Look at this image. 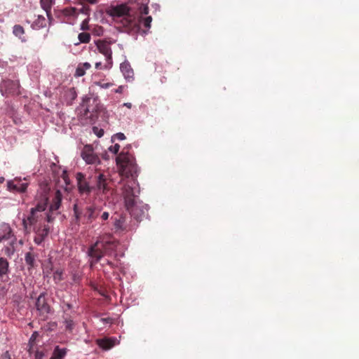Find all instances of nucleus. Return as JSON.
I'll list each match as a JSON object with an SVG mask.
<instances>
[{"label": "nucleus", "instance_id": "4c0bfd02", "mask_svg": "<svg viewBox=\"0 0 359 359\" xmlns=\"http://www.w3.org/2000/svg\"><path fill=\"white\" fill-rule=\"evenodd\" d=\"M88 19H85L81 25V29L82 30H88L89 29V25H88Z\"/></svg>", "mask_w": 359, "mask_h": 359}, {"label": "nucleus", "instance_id": "f8f14e48", "mask_svg": "<svg viewBox=\"0 0 359 359\" xmlns=\"http://www.w3.org/2000/svg\"><path fill=\"white\" fill-rule=\"evenodd\" d=\"M90 100L91 99L90 97L84 99L79 110L81 118L89 120L91 123L96 119L97 114L96 111H95L94 109H90L88 105V102H90Z\"/></svg>", "mask_w": 359, "mask_h": 359}, {"label": "nucleus", "instance_id": "79ce46f5", "mask_svg": "<svg viewBox=\"0 0 359 359\" xmlns=\"http://www.w3.org/2000/svg\"><path fill=\"white\" fill-rule=\"evenodd\" d=\"M0 359H11V357L8 351H6L1 355Z\"/></svg>", "mask_w": 359, "mask_h": 359}, {"label": "nucleus", "instance_id": "473e14b6", "mask_svg": "<svg viewBox=\"0 0 359 359\" xmlns=\"http://www.w3.org/2000/svg\"><path fill=\"white\" fill-rule=\"evenodd\" d=\"M101 206L93 204V218L94 222L100 218Z\"/></svg>", "mask_w": 359, "mask_h": 359}, {"label": "nucleus", "instance_id": "7ed1b4c3", "mask_svg": "<svg viewBox=\"0 0 359 359\" xmlns=\"http://www.w3.org/2000/svg\"><path fill=\"white\" fill-rule=\"evenodd\" d=\"M116 160L122 172L131 176L136 172L137 165L135 159L133 155L129 152L128 149L124 148Z\"/></svg>", "mask_w": 359, "mask_h": 359}, {"label": "nucleus", "instance_id": "dca6fc26", "mask_svg": "<svg viewBox=\"0 0 359 359\" xmlns=\"http://www.w3.org/2000/svg\"><path fill=\"white\" fill-rule=\"evenodd\" d=\"M20 83L18 81L4 80L1 84V91L6 94H18Z\"/></svg>", "mask_w": 359, "mask_h": 359}, {"label": "nucleus", "instance_id": "e433bc0d", "mask_svg": "<svg viewBox=\"0 0 359 359\" xmlns=\"http://www.w3.org/2000/svg\"><path fill=\"white\" fill-rule=\"evenodd\" d=\"M45 353L43 351L37 350L34 355V359H43Z\"/></svg>", "mask_w": 359, "mask_h": 359}, {"label": "nucleus", "instance_id": "cd10ccee", "mask_svg": "<svg viewBox=\"0 0 359 359\" xmlns=\"http://www.w3.org/2000/svg\"><path fill=\"white\" fill-rule=\"evenodd\" d=\"M49 226L47 224L40 225L38 227H35L34 229V231L35 234L41 235L43 237H46L49 233Z\"/></svg>", "mask_w": 359, "mask_h": 359}, {"label": "nucleus", "instance_id": "ddd939ff", "mask_svg": "<svg viewBox=\"0 0 359 359\" xmlns=\"http://www.w3.org/2000/svg\"><path fill=\"white\" fill-rule=\"evenodd\" d=\"M81 157L88 164H100V160L97 155L94 153L91 145H86L82 151Z\"/></svg>", "mask_w": 359, "mask_h": 359}, {"label": "nucleus", "instance_id": "aec40b11", "mask_svg": "<svg viewBox=\"0 0 359 359\" xmlns=\"http://www.w3.org/2000/svg\"><path fill=\"white\" fill-rule=\"evenodd\" d=\"M55 4V0H40L41 8L46 11V15L49 20L52 19L51 8Z\"/></svg>", "mask_w": 359, "mask_h": 359}, {"label": "nucleus", "instance_id": "37998d69", "mask_svg": "<svg viewBox=\"0 0 359 359\" xmlns=\"http://www.w3.org/2000/svg\"><path fill=\"white\" fill-rule=\"evenodd\" d=\"M101 321L104 323H112L113 319L111 318H102Z\"/></svg>", "mask_w": 359, "mask_h": 359}, {"label": "nucleus", "instance_id": "58836bf2", "mask_svg": "<svg viewBox=\"0 0 359 359\" xmlns=\"http://www.w3.org/2000/svg\"><path fill=\"white\" fill-rule=\"evenodd\" d=\"M97 85H98L102 88H108L111 87L113 85V83L97 82Z\"/></svg>", "mask_w": 359, "mask_h": 359}, {"label": "nucleus", "instance_id": "c9c22d12", "mask_svg": "<svg viewBox=\"0 0 359 359\" xmlns=\"http://www.w3.org/2000/svg\"><path fill=\"white\" fill-rule=\"evenodd\" d=\"M120 149V146L118 144H115L114 146H111L109 147V150L114 154H116Z\"/></svg>", "mask_w": 359, "mask_h": 359}, {"label": "nucleus", "instance_id": "393cba45", "mask_svg": "<svg viewBox=\"0 0 359 359\" xmlns=\"http://www.w3.org/2000/svg\"><path fill=\"white\" fill-rule=\"evenodd\" d=\"M91 65L89 62L80 63L75 72V76L80 77L86 74V70L89 69Z\"/></svg>", "mask_w": 359, "mask_h": 359}, {"label": "nucleus", "instance_id": "9d476101", "mask_svg": "<svg viewBox=\"0 0 359 359\" xmlns=\"http://www.w3.org/2000/svg\"><path fill=\"white\" fill-rule=\"evenodd\" d=\"M62 194L60 190H57L55 193V196L52 199V202L50 205L49 212L46 215V219L48 222H51L55 219L53 215L58 214L56 212L60 208L62 203Z\"/></svg>", "mask_w": 359, "mask_h": 359}, {"label": "nucleus", "instance_id": "6ab92c4d", "mask_svg": "<svg viewBox=\"0 0 359 359\" xmlns=\"http://www.w3.org/2000/svg\"><path fill=\"white\" fill-rule=\"evenodd\" d=\"M13 236V231L10 226L7 224H2L0 233V242L7 241Z\"/></svg>", "mask_w": 359, "mask_h": 359}, {"label": "nucleus", "instance_id": "a19ab883", "mask_svg": "<svg viewBox=\"0 0 359 359\" xmlns=\"http://www.w3.org/2000/svg\"><path fill=\"white\" fill-rule=\"evenodd\" d=\"M114 137L116 138H117L118 140H123L126 139V136L123 133H116Z\"/></svg>", "mask_w": 359, "mask_h": 359}, {"label": "nucleus", "instance_id": "09e8293b", "mask_svg": "<svg viewBox=\"0 0 359 359\" xmlns=\"http://www.w3.org/2000/svg\"><path fill=\"white\" fill-rule=\"evenodd\" d=\"M104 134V131L102 130H100V132H99V134L97 135L98 137H101Z\"/></svg>", "mask_w": 359, "mask_h": 359}, {"label": "nucleus", "instance_id": "20e7f679", "mask_svg": "<svg viewBox=\"0 0 359 359\" xmlns=\"http://www.w3.org/2000/svg\"><path fill=\"white\" fill-rule=\"evenodd\" d=\"M73 210L76 224H90L94 222L93 204L81 208L79 203H76L73 206Z\"/></svg>", "mask_w": 359, "mask_h": 359}, {"label": "nucleus", "instance_id": "7c9ffc66", "mask_svg": "<svg viewBox=\"0 0 359 359\" xmlns=\"http://www.w3.org/2000/svg\"><path fill=\"white\" fill-rule=\"evenodd\" d=\"M78 39L80 43H87L90 40V34L88 32H81L79 34Z\"/></svg>", "mask_w": 359, "mask_h": 359}, {"label": "nucleus", "instance_id": "f3484780", "mask_svg": "<svg viewBox=\"0 0 359 359\" xmlns=\"http://www.w3.org/2000/svg\"><path fill=\"white\" fill-rule=\"evenodd\" d=\"M120 69L126 79L130 81L131 79L133 78V69H132L129 62H124L121 63Z\"/></svg>", "mask_w": 359, "mask_h": 359}, {"label": "nucleus", "instance_id": "2eb2a0df", "mask_svg": "<svg viewBox=\"0 0 359 359\" xmlns=\"http://www.w3.org/2000/svg\"><path fill=\"white\" fill-rule=\"evenodd\" d=\"M113 219L114 226L116 231H128L132 230L130 225L126 222L127 218L123 215H118V217H111Z\"/></svg>", "mask_w": 359, "mask_h": 359}, {"label": "nucleus", "instance_id": "bb28decb", "mask_svg": "<svg viewBox=\"0 0 359 359\" xmlns=\"http://www.w3.org/2000/svg\"><path fill=\"white\" fill-rule=\"evenodd\" d=\"M9 272V262L6 258L0 257V276L7 275Z\"/></svg>", "mask_w": 359, "mask_h": 359}, {"label": "nucleus", "instance_id": "412c9836", "mask_svg": "<svg viewBox=\"0 0 359 359\" xmlns=\"http://www.w3.org/2000/svg\"><path fill=\"white\" fill-rule=\"evenodd\" d=\"M67 353V348L55 346L50 359H64Z\"/></svg>", "mask_w": 359, "mask_h": 359}, {"label": "nucleus", "instance_id": "8fccbe9b", "mask_svg": "<svg viewBox=\"0 0 359 359\" xmlns=\"http://www.w3.org/2000/svg\"><path fill=\"white\" fill-rule=\"evenodd\" d=\"M90 4H95L97 2V0H87Z\"/></svg>", "mask_w": 359, "mask_h": 359}, {"label": "nucleus", "instance_id": "2f4dec72", "mask_svg": "<svg viewBox=\"0 0 359 359\" xmlns=\"http://www.w3.org/2000/svg\"><path fill=\"white\" fill-rule=\"evenodd\" d=\"M63 278V271L62 270H56L53 273V280L55 283H57L62 280Z\"/></svg>", "mask_w": 359, "mask_h": 359}, {"label": "nucleus", "instance_id": "6e6552de", "mask_svg": "<svg viewBox=\"0 0 359 359\" xmlns=\"http://www.w3.org/2000/svg\"><path fill=\"white\" fill-rule=\"evenodd\" d=\"M140 191L137 189V184L135 181L126 184L122 189V194L124 199L126 207H130L133 203L138 198Z\"/></svg>", "mask_w": 359, "mask_h": 359}, {"label": "nucleus", "instance_id": "a18cd8bd", "mask_svg": "<svg viewBox=\"0 0 359 359\" xmlns=\"http://www.w3.org/2000/svg\"><path fill=\"white\" fill-rule=\"evenodd\" d=\"M123 106L130 109L132 107V104L130 102H126L123 104Z\"/></svg>", "mask_w": 359, "mask_h": 359}, {"label": "nucleus", "instance_id": "a211bd4d", "mask_svg": "<svg viewBox=\"0 0 359 359\" xmlns=\"http://www.w3.org/2000/svg\"><path fill=\"white\" fill-rule=\"evenodd\" d=\"M27 183H22L20 181L18 183H15L13 181L8 182V188L10 191H16L20 193H23L27 190Z\"/></svg>", "mask_w": 359, "mask_h": 359}, {"label": "nucleus", "instance_id": "b1692460", "mask_svg": "<svg viewBox=\"0 0 359 359\" xmlns=\"http://www.w3.org/2000/svg\"><path fill=\"white\" fill-rule=\"evenodd\" d=\"M97 344L104 350H109L114 346V341L108 338L98 339Z\"/></svg>", "mask_w": 359, "mask_h": 359}, {"label": "nucleus", "instance_id": "4468645a", "mask_svg": "<svg viewBox=\"0 0 359 359\" xmlns=\"http://www.w3.org/2000/svg\"><path fill=\"white\" fill-rule=\"evenodd\" d=\"M36 308L39 315L43 317V319H45L50 309L45 298V293H41L38 297L36 302Z\"/></svg>", "mask_w": 359, "mask_h": 359}, {"label": "nucleus", "instance_id": "de8ad7c7", "mask_svg": "<svg viewBox=\"0 0 359 359\" xmlns=\"http://www.w3.org/2000/svg\"><path fill=\"white\" fill-rule=\"evenodd\" d=\"M11 253V249L10 248H6V254L10 255Z\"/></svg>", "mask_w": 359, "mask_h": 359}, {"label": "nucleus", "instance_id": "5701e85b", "mask_svg": "<svg viewBox=\"0 0 359 359\" xmlns=\"http://www.w3.org/2000/svg\"><path fill=\"white\" fill-rule=\"evenodd\" d=\"M47 20L44 16L39 15L37 18L34 20L31 27L34 29H39L46 26Z\"/></svg>", "mask_w": 359, "mask_h": 359}, {"label": "nucleus", "instance_id": "9b49d317", "mask_svg": "<svg viewBox=\"0 0 359 359\" xmlns=\"http://www.w3.org/2000/svg\"><path fill=\"white\" fill-rule=\"evenodd\" d=\"M76 180L79 194L87 196L90 195L94 187L90 185V182L87 180L86 175L82 172H77Z\"/></svg>", "mask_w": 359, "mask_h": 359}, {"label": "nucleus", "instance_id": "a878e982", "mask_svg": "<svg viewBox=\"0 0 359 359\" xmlns=\"http://www.w3.org/2000/svg\"><path fill=\"white\" fill-rule=\"evenodd\" d=\"M13 33L15 36L18 37L22 42H25L27 41L25 37L24 36L25 29L21 25H14L13 29Z\"/></svg>", "mask_w": 359, "mask_h": 359}, {"label": "nucleus", "instance_id": "603ef678", "mask_svg": "<svg viewBox=\"0 0 359 359\" xmlns=\"http://www.w3.org/2000/svg\"><path fill=\"white\" fill-rule=\"evenodd\" d=\"M107 264L111 266L112 265V263L111 262L109 261V260H107Z\"/></svg>", "mask_w": 359, "mask_h": 359}, {"label": "nucleus", "instance_id": "f03ea898", "mask_svg": "<svg viewBox=\"0 0 359 359\" xmlns=\"http://www.w3.org/2000/svg\"><path fill=\"white\" fill-rule=\"evenodd\" d=\"M118 242L110 235L100 237L88 250L90 266L93 267L104 256H110L116 251Z\"/></svg>", "mask_w": 359, "mask_h": 359}, {"label": "nucleus", "instance_id": "39448f33", "mask_svg": "<svg viewBox=\"0 0 359 359\" xmlns=\"http://www.w3.org/2000/svg\"><path fill=\"white\" fill-rule=\"evenodd\" d=\"M48 198L47 196V193L44 191V194L41 196V201L37 203L36 207L32 208L30 211V215L27 217V219H22V225L25 231H27L28 225L32 226L34 225L37 222V215L36 213L38 212H43L46 210V208L48 204Z\"/></svg>", "mask_w": 359, "mask_h": 359}, {"label": "nucleus", "instance_id": "4be33fe9", "mask_svg": "<svg viewBox=\"0 0 359 359\" xmlns=\"http://www.w3.org/2000/svg\"><path fill=\"white\" fill-rule=\"evenodd\" d=\"M36 256L32 252H28L25 254V261L27 265H28V270L34 269L36 266Z\"/></svg>", "mask_w": 359, "mask_h": 359}, {"label": "nucleus", "instance_id": "c03bdc74", "mask_svg": "<svg viewBox=\"0 0 359 359\" xmlns=\"http://www.w3.org/2000/svg\"><path fill=\"white\" fill-rule=\"evenodd\" d=\"M123 89H124V86H120L118 87V88H116L114 90V93H122L123 91Z\"/></svg>", "mask_w": 359, "mask_h": 359}, {"label": "nucleus", "instance_id": "72a5a7b5", "mask_svg": "<svg viewBox=\"0 0 359 359\" xmlns=\"http://www.w3.org/2000/svg\"><path fill=\"white\" fill-rule=\"evenodd\" d=\"M64 323H65V329L67 330L72 331L73 330L74 326L73 320H72L71 318H67L65 320Z\"/></svg>", "mask_w": 359, "mask_h": 359}, {"label": "nucleus", "instance_id": "49530a36", "mask_svg": "<svg viewBox=\"0 0 359 359\" xmlns=\"http://www.w3.org/2000/svg\"><path fill=\"white\" fill-rule=\"evenodd\" d=\"M95 66L96 69H100L101 66H102V63L100 62H96Z\"/></svg>", "mask_w": 359, "mask_h": 359}, {"label": "nucleus", "instance_id": "1a4fd4ad", "mask_svg": "<svg viewBox=\"0 0 359 359\" xmlns=\"http://www.w3.org/2000/svg\"><path fill=\"white\" fill-rule=\"evenodd\" d=\"M96 47L98 51L102 54L106 59V61L109 65L112 64V50L111 48V41H108L105 39H98L95 41Z\"/></svg>", "mask_w": 359, "mask_h": 359}, {"label": "nucleus", "instance_id": "5fc2aeb1", "mask_svg": "<svg viewBox=\"0 0 359 359\" xmlns=\"http://www.w3.org/2000/svg\"><path fill=\"white\" fill-rule=\"evenodd\" d=\"M36 334V332H34V334H32V336L31 339H32L33 337H36V335H35Z\"/></svg>", "mask_w": 359, "mask_h": 359}, {"label": "nucleus", "instance_id": "f257e3e1", "mask_svg": "<svg viewBox=\"0 0 359 359\" xmlns=\"http://www.w3.org/2000/svg\"><path fill=\"white\" fill-rule=\"evenodd\" d=\"M107 13L116 19H119L124 32L135 34L140 32L142 26L149 29L151 27L152 18L148 15L149 8L142 6L139 8V13L134 15L126 4H120L110 7Z\"/></svg>", "mask_w": 359, "mask_h": 359}, {"label": "nucleus", "instance_id": "f704fd0d", "mask_svg": "<svg viewBox=\"0 0 359 359\" xmlns=\"http://www.w3.org/2000/svg\"><path fill=\"white\" fill-rule=\"evenodd\" d=\"M45 239V237L36 234L34 238V241L36 244L40 245Z\"/></svg>", "mask_w": 359, "mask_h": 359}, {"label": "nucleus", "instance_id": "0eeeda50", "mask_svg": "<svg viewBox=\"0 0 359 359\" xmlns=\"http://www.w3.org/2000/svg\"><path fill=\"white\" fill-rule=\"evenodd\" d=\"M126 208L130 212L131 217H133L137 222L142 221L148 215V205L144 203L140 200L134 201L130 207Z\"/></svg>", "mask_w": 359, "mask_h": 359}, {"label": "nucleus", "instance_id": "864d4df0", "mask_svg": "<svg viewBox=\"0 0 359 359\" xmlns=\"http://www.w3.org/2000/svg\"><path fill=\"white\" fill-rule=\"evenodd\" d=\"M36 334V332H34V334H32V336L31 339H32L33 337H36V335H35Z\"/></svg>", "mask_w": 359, "mask_h": 359}, {"label": "nucleus", "instance_id": "423d86ee", "mask_svg": "<svg viewBox=\"0 0 359 359\" xmlns=\"http://www.w3.org/2000/svg\"><path fill=\"white\" fill-rule=\"evenodd\" d=\"M111 180L104 173H98L95 176L94 189L98 193L107 195L111 192Z\"/></svg>", "mask_w": 359, "mask_h": 359}, {"label": "nucleus", "instance_id": "3c124183", "mask_svg": "<svg viewBox=\"0 0 359 359\" xmlns=\"http://www.w3.org/2000/svg\"><path fill=\"white\" fill-rule=\"evenodd\" d=\"M4 182V177H0V184H1Z\"/></svg>", "mask_w": 359, "mask_h": 359}, {"label": "nucleus", "instance_id": "c756f323", "mask_svg": "<svg viewBox=\"0 0 359 359\" xmlns=\"http://www.w3.org/2000/svg\"><path fill=\"white\" fill-rule=\"evenodd\" d=\"M71 277L73 283H79L81 280V272L79 270H76L72 272Z\"/></svg>", "mask_w": 359, "mask_h": 359}, {"label": "nucleus", "instance_id": "ea45409f", "mask_svg": "<svg viewBox=\"0 0 359 359\" xmlns=\"http://www.w3.org/2000/svg\"><path fill=\"white\" fill-rule=\"evenodd\" d=\"M93 32H94L96 35H97V36H100V35H102V33H103V29H102V27H95V28L94 29Z\"/></svg>", "mask_w": 359, "mask_h": 359}, {"label": "nucleus", "instance_id": "c85d7f7f", "mask_svg": "<svg viewBox=\"0 0 359 359\" xmlns=\"http://www.w3.org/2000/svg\"><path fill=\"white\" fill-rule=\"evenodd\" d=\"M110 214L109 212L104 210L102 207L101 208V212H100V224L101 226H104L108 223V221L109 219Z\"/></svg>", "mask_w": 359, "mask_h": 359}]
</instances>
